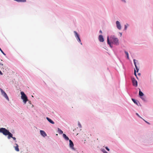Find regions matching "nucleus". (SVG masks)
<instances>
[{"mask_svg":"<svg viewBox=\"0 0 153 153\" xmlns=\"http://www.w3.org/2000/svg\"><path fill=\"white\" fill-rule=\"evenodd\" d=\"M0 133H2L3 135L5 136L8 135L7 138L8 139H9L11 138H12L13 140H16V138L13 137V134L5 128H0Z\"/></svg>","mask_w":153,"mask_h":153,"instance_id":"obj_1","label":"nucleus"},{"mask_svg":"<svg viewBox=\"0 0 153 153\" xmlns=\"http://www.w3.org/2000/svg\"><path fill=\"white\" fill-rule=\"evenodd\" d=\"M111 40L114 44L117 45H119V40L118 38H116L114 36L111 37Z\"/></svg>","mask_w":153,"mask_h":153,"instance_id":"obj_2","label":"nucleus"},{"mask_svg":"<svg viewBox=\"0 0 153 153\" xmlns=\"http://www.w3.org/2000/svg\"><path fill=\"white\" fill-rule=\"evenodd\" d=\"M21 99L23 100V102L25 104L28 100L27 97L23 91L21 92Z\"/></svg>","mask_w":153,"mask_h":153,"instance_id":"obj_3","label":"nucleus"},{"mask_svg":"<svg viewBox=\"0 0 153 153\" xmlns=\"http://www.w3.org/2000/svg\"><path fill=\"white\" fill-rule=\"evenodd\" d=\"M2 94L8 100H9V98L6 93L1 88H0Z\"/></svg>","mask_w":153,"mask_h":153,"instance_id":"obj_4","label":"nucleus"},{"mask_svg":"<svg viewBox=\"0 0 153 153\" xmlns=\"http://www.w3.org/2000/svg\"><path fill=\"white\" fill-rule=\"evenodd\" d=\"M74 33H75V37L76 38H77V39L78 41L79 42H80L81 44L82 45V43L81 42V40H80V38L79 37V35L78 34L77 32L76 31H74Z\"/></svg>","mask_w":153,"mask_h":153,"instance_id":"obj_5","label":"nucleus"},{"mask_svg":"<svg viewBox=\"0 0 153 153\" xmlns=\"http://www.w3.org/2000/svg\"><path fill=\"white\" fill-rule=\"evenodd\" d=\"M132 81L133 86L137 87V82L134 78H132Z\"/></svg>","mask_w":153,"mask_h":153,"instance_id":"obj_6","label":"nucleus"},{"mask_svg":"<svg viewBox=\"0 0 153 153\" xmlns=\"http://www.w3.org/2000/svg\"><path fill=\"white\" fill-rule=\"evenodd\" d=\"M116 24L117 28L119 30H120L121 28V27L120 22L118 21H117L116 22Z\"/></svg>","mask_w":153,"mask_h":153,"instance_id":"obj_7","label":"nucleus"},{"mask_svg":"<svg viewBox=\"0 0 153 153\" xmlns=\"http://www.w3.org/2000/svg\"><path fill=\"white\" fill-rule=\"evenodd\" d=\"M99 40L100 42H103L104 41V38L103 36L101 35H100L99 36Z\"/></svg>","mask_w":153,"mask_h":153,"instance_id":"obj_8","label":"nucleus"},{"mask_svg":"<svg viewBox=\"0 0 153 153\" xmlns=\"http://www.w3.org/2000/svg\"><path fill=\"white\" fill-rule=\"evenodd\" d=\"M40 132L41 134L43 136L45 137L47 136V134L43 130H40Z\"/></svg>","mask_w":153,"mask_h":153,"instance_id":"obj_9","label":"nucleus"},{"mask_svg":"<svg viewBox=\"0 0 153 153\" xmlns=\"http://www.w3.org/2000/svg\"><path fill=\"white\" fill-rule=\"evenodd\" d=\"M69 145L70 147L72 148L74 146V143L72 141L70 140H69Z\"/></svg>","mask_w":153,"mask_h":153,"instance_id":"obj_10","label":"nucleus"},{"mask_svg":"<svg viewBox=\"0 0 153 153\" xmlns=\"http://www.w3.org/2000/svg\"><path fill=\"white\" fill-rule=\"evenodd\" d=\"M133 61H134V64L135 65L136 68V69L137 70V72H138V71L139 69L138 68L137 66L136 65V60L134 59Z\"/></svg>","mask_w":153,"mask_h":153,"instance_id":"obj_11","label":"nucleus"},{"mask_svg":"<svg viewBox=\"0 0 153 153\" xmlns=\"http://www.w3.org/2000/svg\"><path fill=\"white\" fill-rule=\"evenodd\" d=\"M46 119L47 120L51 123L52 124H54V123L53 121L51 120L50 119L48 118V117H47L46 118Z\"/></svg>","mask_w":153,"mask_h":153,"instance_id":"obj_12","label":"nucleus"},{"mask_svg":"<svg viewBox=\"0 0 153 153\" xmlns=\"http://www.w3.org/2000/svg\"><path fill=\"white\" fill-rule=\"evenodd\" d=\"M63 136L65 140H69V139L68 137L65 134H63Z\"/></svg>","mask_w":153,"mask_h":153,"instance_id":"obj_13","label":"nucleus"},{"mask_svg":"<svg viewBox=\"0 0 153 153\" xmlns=\"http://www.w3.org/2000/svg\"><path fill=\"white\" fill-rule=\"evenodd\" d=\"M139 95L140 97L143 96L144 95V94L143 93L140 91V89H139Z\"/></svg>","mask_w":153,"mask_h":153,"instance_id":"obj_14","label":"nucleus"},{"mask_svg":"<svg viewBox=\"0 0 153 153\" xmlns=\"http://www.w3.org/2000/svg\"><path fill=\"white\" fill-rule=\"evenodd\" d=\"M107 43L108 44L110 45V46L112 48V46L111 45V43L110 42L109 39V37L108 36L107 37Z\"/></svg>","mask_w":153,"mask_h":153,"instance_id":"obj_15","label":"nucleus"},{"mask_svg":"<svg viewBox=\"0 0 153 153\" xmlns=\"http://www.w3.org/2000/svg\"><path fill=\"white\" fill-rule=\"evenodd\" d=\"M16 146L15 147V149L16 150L17 152H19V149L18 148V145L17 144H16Z\"/></svg>","mask_w":153,"mask_h":153,"instance_id":"obj_16","label":"nucleus"},{"mask_svg":"<svg viewBox=\"0 0 153 153\" xmlns=\"http://www.w3.org/2000/svg\"><path fill=\"white\" fill-rule=\"evenodd\" d=\"M15 1H17L18 2H26V0H15Z\"/></svg>","mask_w":153,"mask_h":153,"instance_id":"obj_17","label":"nucleus"},{"mask_svg":"<svg viewBox=\"0 0 153 153\" xmlns=\"http://www.w3.org/2000/svg\"><path fill=\"white\" fill-rule=\"evenodd\" d=\"M58 132L59 134H62L63 133V131L62 130L59 128H58Z\"/></svg>","mask_w":153,"mask_h":153,"instance_id":"obj_18","label":"nucleus"},{"mask_svg":"<svg viewBox=\"0 0 153 153\" xmlns=\"http://www.w3.org/2000/svg\"><path fill=\"white\" fill-rule=\"evenodd\" d=\"M125 54L127 56V58L128 59H129V56H128V54L127 52L125 51Z\"/></svg>","mask_w":153,"mask_h":153,"instance_id":"obj_19","label":"nucleus"},{"mask_svg":"<svg viewBox=\"0 0 153 153\" xmlns=\"http://www.w3.org/2000/svg\"><path fill=\"white\" fill-rule=\"evenodd\" d=\"M0 50L1 52V53L5 56H6V54L3 52V51H2V50L1 49V48H0Z\"/></svg>","mask_w":153,"mask_h":153,"instance_id":"obj_20","label":"nucleus"},{"mask_svg":"<svg viewBox=\"0 0 153 153\" xmlns=\"http://www.w3.org/2000/svg\"><path fill=\"white\" fill-rule=\"evenodd\" d=\"M134 74L136 76L137 78V79L138 78H137V75H136V70H135L134 71Z\"/></svg>","mask_w":153,"mask_h":153,"instance_id":"obj_21","label":"nucleus"},{"mask_svg":"<svg viewBox=\"0 0 153 153\" xmlns=\"http://www.w3.org/2000/svg\"><path fill=\"white\" fill-rule=\"evenodd\" d=\"M132 100L133 101V102H134V103H136V104H137V102H136V101L135 100H134V99H132Z\"/></svg>","mask_w":153,"mask_h":153,"instance_id":"obj_22","label":"nucleus"},{"mask_svg":"<svg viewBox=\"0 0 153 153\" xmlns=\"http://www.w3.org/2000/svg\"><path fill=\"white\" fill-rule=\"evenodd\" d=\"M105 148L108 151H109L110 150L107 147H106Z\"/></svg>","mask_w":153,"mask_h":153,"instance_id":"obj_23","label":"nucleus"},{"mask_svg":"<svg viewBox=\"0 0 153 153\" xmlns=\"http://www.w3.org/2000/svg\"><path fill=\"white\" fill-rule=\"evenodd\" d=\"M145 121L146 123H147V124H150V123H149V122H147V121H145V120H144Z\"/></svg>","mask_w":153,"mask_h":153,"instance_id":"obj_24","label":"nucleus"},{"mask_svg":"<svg viewBox=\"0 0 153 153\" xmlns=\"http://www.w3.org/2000/svg\"><path fill=\"white\" fill-rule=\"evenodd\" d=\"M126 28H127V26H126V25H125V30H126Z\"/></svg>","mask_w":153,"mask_h":153,"instance_id":"obj_25","label":"nucleus"},{"mask_svg":"<svg viewBox=\"0 0 153 153\" xmlns=\"http://www.w3.org/2000/svg\"><path fill=\"white\" fill-rule=\"evenodd\" d=\"M136 114H137V115L138 117H140L141 118L137 113H136Z\"/></svg>","mask_w":153,"mask_h":153,"instance_id":"obj_26","label":"nucleus"},{"mask_svg":"<svg viewBox=\"0 0 153 153\" xmlns=\"http://www.w3.org/2000/svg\"><path fill=\"white\" fill-rule=\"evenodd\" d=\"M0 74H1V75H2V73L0 71Z\"/></svg>","mask_w":153,"mask_h":153,"instance_id":"obj_27","label":"nucleus"},{"mask_svg":"<svg viewBox=\"0 0 153 153\" xmlns=\"http://www.w3.org/2000/svg\"><path fill=\"white\" fill-rule=\"evenodd\" d=\"M104 153H108L106 151H104Z\"/></svg>","mask_w":153,"mask_h":153,"instance_id":"obj_28","label":"nucleus"},{"mask_svg":"<svg viewBox=\"0 0 153 153\" xmlns=\"http://www.w3.org/2000/svg\"><path fill=\"white\" fill-rule=\"evenodd\" d=\"M100 33H102V31H101V30H100Z\"/></svg>","mask_w":153,"mask_h":153,"instance_id":"obj_29","label":"nucleus"},{"mask_svg":"<svg viewBox=\"0 0 153 153\" xmlns=\"http://www.w3.org/2000/svg\"><path fill=\"white\" fill-rule=\"evenodd\" d=\"M122 1H124V0H122Z\"/></svg>","mask_w":153,"mask_h":153,"instance_id":"obj_30","label":"nucleus"}]
</instances>
